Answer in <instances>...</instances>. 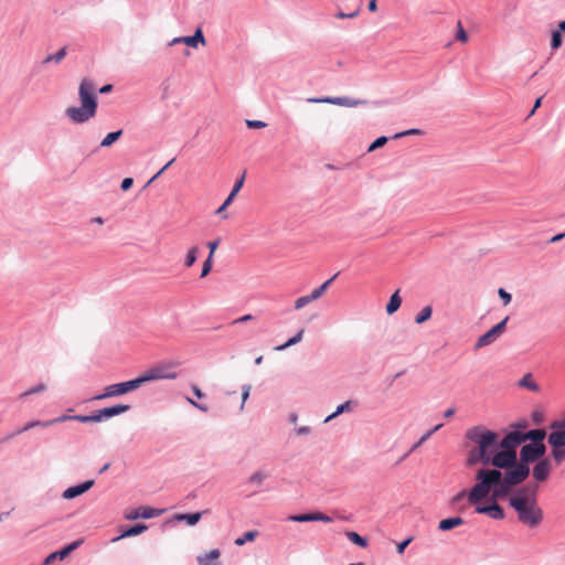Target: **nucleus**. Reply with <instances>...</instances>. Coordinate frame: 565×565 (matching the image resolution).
<instances>
[{"instance_id": "412c9836", "label": "nucleus", "mask_w": 565, "mask_h": 565, "mask_svg": "<svg viewBox=\"0 0 565 565\" xmlns=\"http://www.w3.org/2000/svg\"><path fill=\"white\" fill-rule=\"evenodd\" d=\"M82 541H75L67 546L63 547L62 550L57 552H53L45 558V564H51L56 558L64 559L66 556H68L74 550H76L81 545Z\"/></svg>"}, {"instance_id": "37998d69", "label": "nucleus", "mask_w": 565, "mask_h": 565, "mask_svg": "<svg viewBox=\"0 0 565 565\" xmlns=\"http://www.w3.org/2000/svg\"><path fill=\"white\" fill-rule=\"evenodd\" d=\"M310 302H312V299L310 298V296L309 295H305V296H301V297H299V298H297L295 300L294 307H295L296 310H300L303 307H306L307 305H309Z\"/></svg>"}, {"instance_id": "9d476101", "label": "nucleus", "mask_w": 565, "mask_h": 565, "mask_svg": "<svg viewBox=\"0 0 565 565\" xmlns=\"http://www.w3.org/2000/svg\"><path fill=\"white\" fill-rule=\"evenodd\" d=\"M509 317H505L501 322L492 327L489 331L478 338L475 349L479 350L483 347H487L493 343L505 330L507 322Z\"/></svg>"}, {"instance_id": "5fc2aeb1", "label": "nucleus", "mask_w": 565, "mask_h": 565, "mask_svg": "<svg viewBox=\"0 0 565 565\" xmlns=\"http://www.w3.org/2000/svg\"><path fill=\"white\" fill-rule=\"evenodd\" d=\"M359 13H360V10H356V11H354L352 13L338 12L335 14V17L338 19H352V18H355Z\"/></svg>"}, {"instance_id": "f3484780", "label": "nucleus", "mask_w": 565, "mask_h": 565, "mask_svg": "<svg viewBox=\"0 0 565 565\" xmlns=\"http://www.w3.org/2000/svg\"><path fill=\"white\" fill-rule=\"evenodd\" d=\"M179 43H183L188 46H191V47H198V44L201 43V44H205V39H204V35H203V32L201 29H198L194 34L192 36H180V38H174L170 43L169 45H175V44H179Z\"/></svg>"}, {"instance_id": "0e129e2a", "label": "nucleus", "mask_w": 565, "mask_h": 565, "mask_svg": "<svg viewBox=\"0 0 565 565\" xmlns=\"http://www.w3.org/2000/svg\"><path fill=\"white\" fill-rule=\"evenodd\" d=\"M252 319H253V316H252V315H245V316H243V317H241V318L236 319V320L234 321V323H238V322H246V321H249V320H252Z\"/></svg>"}, {"instance_id": "9b49d317", "label": "nucleus", "mask_w": 565, "mask_h": 565, "mask_svg": "<svg viewBox=\"0 0 565 565\" xmlns=\"http://www.w3.org/2000/svg\"><path fill=\"white\" fill-rule=\"evenodd\" d=\"M130 409L129 405L118 404L111 407H105L90 415L92 423H99L110 417L120 415Z\"/></svg>"}, {"instance_id": "aec40b11", "label": "nucleus", "mask_w": 565, "mask_h": 565, "mask_svg": "<svg viewBox=\"0 0 565 565\" xmlns=\"http://www.w3.org/2000/svg\"><path fill=\"white\" fill-rule=\"evenodd\" d=\"M93 486L94 480H87L81 484L70 487L63 492V498L67 500L74 499L88 491Z\"/></svg>"}, {"instance_id": "bb28decb", "label": "nucleus", "mask_w": 565, "mask_h": 565, "mask_svg": "<svg viewBox=\"0 0 565 565\" xmlns=\"http://www.w3.org/2000/svg\"><path fill=\"white\" fill-rule=\"evenodd\" d=\"M148 529V526L146 524H137V525H134L131 527H129L128 530H126L121 535H119L118 537H115L113 540V542H116L120 539H124V537H130V536H136V535H139L141 533H143L146 530Z\"/></svg>"}, {"instance_id": "052dcab7", "label": "nucleus", "mask_w": 565, "mask_h": 565, "mask_svg": "<svg viewBox=\"0 0 565 565\" xmlns=\"http://www.w3.org/2000/svg\"><path fill=\"white\" fill-rule=\"evenodd\" d=\"M217 245H218V242L217 241H214V242H210L207 244L209 248H210V255L212 258H213V255H214V252L215 249L217 248Z\"/></svg>"}, {"instance_id": "20e7f679", "label": "nucleus", "mask_w": 565, "mask_h": 565, "mask_svg": "<svg viewBox=\"0 0 565 565\" xmlns=\"http://www.w3.org/2000/svg\"><path fill=\"white\" fill-rule=\"evenodd\" d=\"M95 84L87 78H84L78 88V96L81 100L79 107H68L65 110L66 116L75 124H83L88 121L96 115L97 98L95 95Z\"/></svg>"}, {"instance_id": "0eeeda50", "label": "nucleus", "mask_w": 565, "mask_h": 565, "mask_svg": "<svg viewBox=\"0 0 565 565\" xmlns=\"http://www.w3.org/2000/svg\"><path fill=\"white\" fill-rule=\"evenodd\" d=\"M518 461L515 449L497 448L488 461V466L499 469H508Z\"/></svg>"}, {"instance_id": "f257e3e1", "label": "nucleus", "mask_w": 565, "mask_h": 565, "mask_svg": "<svg viewBox=\"0 0 565 565\" xmlns=\"http://www.w3.org/2000/svg\"><path fill=\"white\" fill-rule=\"evenodd\" d=\"M466 437L472 443L466 459L467 466H488L495 449L500 448L499 435L483 426H475L466 431Z\"/></svg>"}, {"instance_id": "1a4fd4ad", "label": "nucleus", "mask_w": 565, "mask_h": 565, "mask_svg": "<svg viewBox=\"0 0 565 565\" xmlns=\"http://www.w3.org/2000/svg\"><path fill=\"white\" fill-rule=\"evenodd\" d=\"M546 447L544 444H526L521 448L520 459L521 462L527 465L536 460L543 459Z\"/></svg>"}, {"instance_id": "473e14b6", "label": "nucleus", "mask_w": 565, "mask_h": 565, "mask_svg": "<svg viewBox=\"0 0 565 565\" xmlns=\"http://www.w3.org/2000/svg\"><path fill=\"white\" fill-rule=\"evenodd\" d=\"M122 135V130H117L114 132H109L106 135V137L102 140L100 147H110L114 142H116Z\"/></svg>"}, {"instance_id": "5701e85b", "label": "nucleus", "mask_w": 565, "mask_h": 565, "mask_svg": "<svg viewBox=\"0 0 565 565\" xmlns=\"http://www.w3.org/2000/svg\"><path fill=\"white\" fill-rule=\"evenodd\" d=\"M244 174L235 182L231 193L228 194V196L226 198V200L224 201V203L217 209L216 213L217 214H221L223 213L226 207L233 202V200L235 199V196L237 195V193L239 192V190L242 189L243 184H244Z\"/></svg>"}, {"instance_id": "c9c22d12", "label": "nucleus", "mask_w": 565, "mask_h": 565, "mask_svg": "<svg viewBox=\"0 0 565 565\" xmlns=\"http://www.w3.org/2000/svg\"><path fill=\"white\" fill-rule=\"evenodd\" d=\"M257 535H258L257 531H247V532L244 533V535L242 537H237L235 540V544L237 546H242L246 542H253L256 539Z\"/></svg>"}, {"instance_id": "4468645a", "label": "nucleus", "mask_w": 565, "mask_h": 565, "mask_svg": "<svg viewBox=\"0 0 565 565\" xmlns=\"http://www.w3.org/2000/svg\"><path fill=\"white\" fill-rule=\"evenodd\" d=\"M550 428L552 431L547 435V444L550 446H565V428L563 427V424L554 422L551 424Z\"/></svg>"}, {"instance_id": "338daca9", "label": "nucleus", "mask_w": 565, "mask_h": 565, "mask_svg": "<svg viewBox=\"0 0 565 565\" xmlns=\"http://www.w3.org/2000/svg\"><path fill=\"white\" fill-rule=\"evenodd\" d=\"M454 414H455V408H448V409L444 413V417H445V418H450Z\"/></svg>"}, {"instance_id": "49530a36", "label": "nucleus", "mask_w": 565, "mask_h": 565, "mask_svg": "<svg viewBox=\"0 0 565 565\" xmlns=\"http://www.w3.org/2000/svg\"><path fill=\"white\" fill-rule=\"evenodd\" d=\"M212 263H213V258L211 256H209L206 258V260L203 263L202 271H201V277L202 278L210 274V271L212 269Z\"/></svg>"}, {"instance_id": "f03ea898", "label": "nucleus", "mask_w": 565, "mask_h": 565, "mask_svg": "<svg viewBox=\"0 0 565 565\" xmlns=\"http://www.w3.org/2000/svg\"><path fill=\"white\" fill-rule=\"evenodd\" d=\"M510 507L516 512L518 521L529 529L537 527L544 520V512L537 503L536 492L521 488L509 499Z\"/></svg>"}, {"instance_id": "39448f33", "label": "nucleus", "mask_w": 565, "mask_h": 565, "mask_svg": "<svg viewBox=\"0 0 565 565\" xmlns=\"http://www.w3.org/2000/svg\"><path fill=\"white\" fill-rule=\"evenodd\" d=\"M530 473L527 465L515 461L513 466L508 468L502 473V486L505 490V495L510 492L511 488L523 482Z\"/></svg>"}, {"instance_id": "cd10ccee", "label": "nucleus", "mask_w": 565, "mask_h": 565, "mask_svg": "<svg viewBox=\"0 0 565 565\" xmlns=\"http://www.w3.org/2000/svg\"><path fill=\"white\" fill-rule=\"evenodd\" d=\"M551 447V457L556 465H562L565 461V446L554 445Z\"/></svg>"}, {"instance_id": "f8f14e48", "label": "nucleus", "mask_w": 565, "mask_h": 565, "mask_svg": "<svg viewBox=\"0 0 565 565\" xmlns=\"http://www.w3.org/2000/svg\"><path fill=\"white\" fill-rule=\"evenodd\" d=\"M309 103H320V104H332L338 106L345 107H355L359 105H365L366 102L362 99H352L349 97H322V98H308Z\"/></svg>"}, {"instance_id": "a211bd4d", "label": "nucleus", "mask_w": 565, "mask_h": 565, "mask_svg": "<svg viewBox=\"0 0 565 565\" xmlns=\"http://www.w3.org/2000/svg\"><path fill=\"white\" fill-rule=\"evenodd\" d=\"M288 520L292 521V522H315V521H320V522H326V523H329V522L332 521V519L330 516H328L327 514H323L321 512L295 514V515H290L288 518Z\"/></svg>"}, {"instance_id": "69168bd1", "label": "nucleus", "mask_w": 565, "mask_h": 565, "mask_svg": "<svg viewBox=\"0 0 565 565\" xmlns=\"http://www.w3.org/2000/svg\"><path fill=\"white\" fill-rule=\"evenodd\" d=\"M113 90V85L107 84L99 89L100 94H107Z\"/></svg>"}, {"instance_id": "e2e57ef3", "label": "nucleus", "mask_w": 565, "mask_h": 565, "mask_svg": "<svg viewBox=\"0 0 565 565\" xmlns=\"http://www.w3.org/2000/svg\"><path fill=\"white\" fill-rule=\"evenodd\" d=\"M367 9L371 12H375L377 10V0H370Z\"/></svg>"}, {"instance_id": "ea45409f", "label": "nucleus", "mask_w": 565, "mask_h": 565, "mask_svg": "<svg viewBox=\"0 0 565 565\" xmlns=\"http://www.w3.org/2000/svg\"><path fill=\"white\" fill-rule=\"evenodd\" d=\"M198 252H199V248L196 246H193L189 249L188 254H186V257H185V267H191L194 265V263L196 262V258H198Z\"/></svg>"}, {"instance_id": "a18cd8bd", "label": "nucleus", "mask_w": 565, "mask_h": 565, "mask_svg": "<svg viewBox=\"0 0 565 565\" xmlns=\"http://www.w3.org/2000/svg\"><path fill=\"white\" fill-rule=\"evenodd\" d=\"M551 45L553 50H557L562 45V35L559 31H553Z\"/></svg>"}, {"instance_id": "c756f323", "label": "nucleus", "mask_w": 565, "mask_h": 565, "mask_svg": "<svg viewBox=\"0 0 565 565\" xmlns=\"http://www.w3.org/2000/svg\"><path fill=\"white\" fill-rule=\"evenodd\" d=\"M402 303V299L399 297V290H396L390 298L388 303L386 305V312L388 315H393L396 312Z\"/></svg>"}, {"instance_id": "4c0bfd02", "label": "nucleus", "mask_w": 565, "mask_h": 565, "mask_svg": "<svg viewBox=\"0 0 565 565\" xmlns=\"http://www.w3.org/2000/svg\"><path fill=\"white\" fill-rule=\"evenodd\" d=\"M266 478H267V473H265L263 471H256L249 476L248 483L254 484V486H262Z\"/></svg>"}, {"instance_id": "72a5a7b5", "label": "nucleus", "mask_w": 565, "mask_h": 565, "mask_svg": "<svg viewBox=\"0 0 565 565\" xmlns=\"http://www.w3.org/2000/svg\"><path fill=\"white\" fill-rule=\"evenodd\" d=\"M347 537L355 545L360 547H366L367 542L364 537H362L360 534L353 531H348L345 533Z\"/></svg>"}, {"instance_id": "58836bf2", "label": "nucleus", "mask_w": 565, "mask_h": 565, "mask_svg": "<svg viewBox=\"0 0 565 565\" xmlns=\"http://www.w3.org/2000/svg\"><path fill=\"white\" fill-rule=\"evenodd\" d=\"M443 427V424L436 425L433 429L425 433L420 439L412 447L411 451L417 449L420 445H423L435 431L439 430Z\"/></svg>"}, {"instance_id": "7c9ffc66", "label": "nucleus", "mask_w": 565, "mask_h": 565, "mask_svg": "<svg viewBox=\"0 0 565 565\" xmlns=\"http://www.w3.org/2000/svg\"><path fill=\"white\" fill-rule=\"evenodd\" d=\"M519 386L527 388L532 392H539L540 386L534 382L531 373L525 374L520 381Z\"/></svg>"}, {"instance_id": "6ab92c4d", "label": "nucleus", "mask_w": 565, "mask_h": 565, "mask_svg": "<svg viewBox=\"0 0 565 565\" xmlns=\"http://www.w3.org/2000/svg\"><path fill=\"white\" fill-rule=\"evenodd\" d=\"M67 418H68L67 415H63L61 417H57L55 419L47 420V422H40V420L29 422L22 428L17 430L14 434L10 435L7 439L13 437L14 435H18V434H21L23 431H26V430H29L31 428H34V427H49V426H51L53 424L65 422V420H67Z\"/></svg>"}, {"instance_id": "de8ad7c7", "label": "nucleus", "mask_w": 565, "mask_h": 565, "mask_svg": "<svg viewBox=\"0 0 565 565\" xmlns=\"http://www.w3.org/2000/svg\"><path fill=\"white\" fill-rule=\"evenodd\" d=\"M386 142H387L386 137H379L371 143V146L369 147V151H374L375 149L383 147Z\"/></svg>"}, {"instance_id": "f704fd0d", "label": "nucleus", "mask_w": 565, "mask_h": 565, "mask_svg": "<svg viewBox=\"0 0 565 565\" xmlns=\"http://www.w3.org/2000/svg\"><path fill=\"white\" fill-rule=\"evenodd\" d=\"M431 313H433V309L430 306H426L424 307L420 312L416 316L415 318V322L417 324H420V323H424L425 321H427L428 319H430L431 317Z\"/></svg>"}, {"instance_id": "603ef678", "label": "nucleus", "mask_w": 565, "mask_h": 565, "mask_svg": "<svg viewBox=\"0 0 565 565\" xmlns=\"http://www.w3.org/2000/svg\"><path fill=\"white\" fill-rule=\"evenodd\" d=\"M250 392V385H244L243 386V393H242V403L239 409L242 411L244 408L245 402L249 396Z\"/></svg>"}, {"instance_id": "6e6d98bb", "label": "nucleus", "mask_w": 565, "mask_h": 565, "mask_svg": "<svg viewBox=\"0 0 565 565\" xmlns=\"http://www.w3.org/2000/svg\"><path fill=\"white\" fill-rule=\"evenodd\" d=\"M134 184L132 178H125L120 184L122 191L129 190Z\"/></svg>"}, {"instance_id": "c03bdc74", "label": "nucleus", "mask_w": 565, "mask_h": 565, "mask_svg": "<svg viewBox=\"0 0 565 565\" xmlns=\"http://www.w3.org/2000/svg\"><path fill=\"white\" fill-rule=\"evenodd\" d=\"M456 40L462 43H466L468 41V34L466 30L462 26V23L458 21L457 23V32H456Z\"/></svg>"}, {"instance_id": "393cba45", "label": "nucleus", "mask_w": 565, "mask_h": 565, "mask_svg": "<svg viewBox=\"0 0 565 565\" xmlns=\"http://www.w3.org/2000/svg\"><path fill=\"white\" fill-rule=\"evenodd\" d=\"M546 433L544 429H532L525 434H522L523 441L532 440V444H543Z\"/></svg>"}, {"instance_id": "4d7b16f0", "label": "nucleus", "mask_w": 565, "mask_h": 565, "mask_svg": "<svg viewBox=\"0 0 565 565\" xmlns=\"http://www.w3.org/2000/svg\"><path fill=\"white\" fill-rule=\"evenodd\" d=\"M413 541V536H409L408 539H406L405 541L401 542L399 544H397V552L399 554H402L406 546Z\"/></svg>"}, {"instance_id": "09e8293b", "label": "nucleus", "mask_w": 565, "mask_h": 565, "mask_svg": "<svg viewBox=\"0 0 565 565\" xmlns=\"http://www.w3.org/2000/svg\"><path fill=\"white\" fill-rule=\"evenodd\" d=\"M46 390V386L45 384H39L32 388H30L29 391L24 392L21 397H25V396H29V395H32V394H36V393H40V392H43Z\"/></svg>"}, {"instance_id": "b1692460", "label": "nucleus", "mask_w": 565, "mask_h": 565, "mask_svg": "<svg viewBox=\"0 0 565 565\" xmlns=\"http://www.w3.org/2000/svg\"><path fill=\"white\" fill-rule=\"evenodd\" d=\"M220 555V550L214 548L206 554L199 555L196 559L199 565H220L217 563Z\"/></svg>"}, {"instance_id": "a878e982", "label": "nucleus", "mask_w": 565, "mask_h": 565, "mask_svg": "<svg viewBox=\"0 0 565 565\" xmlns=\"http://www.w3.org/2000/svg\"><path fill=\"white\" fill-rule=\"evenodd\" d=\"M463 523H465V521L460 516L444 519L439 522L438 529L440 531H449L454 527L462 525Z\"/></svg>"}, {"instance_id": "423d86ee", "label": "nucleus", "mask_w": 565, "mask_h": 565, "mask_svg": "<svg viewBox=\"0 0 565 565\" xmlns=\"http://www.w3.org/2000/svg\"><path fill=\"white\" fill-rule=\"evenodd\" d=\"M177 377V373L174 371V364H159L151 369L145 371L140 376H138V381L140 382V386L147 382L157 381V380H173Z\"/></svg>"}, {"instance_id": "864d4df0", "label": "nucleus", "mask_w": 565, "mask_h": 565, "mask_svg": "<svg viewBox=\"0 0 565 565\" xmlns=\"http://www.w3.org/2000/svg\"><path fill=\"white\" fill-rule=\"evenodd\" d=\"M67 420L68 419H73V420H77V422H81V423H92V419H90V415L86 416V415H75V416H67Z\"/></svg>"}, {"instance_id": "79ce46f5", "label": "nucleus", "mask_w": 565, "mask_h": 565, "mask_svg": "<svg viewBox=\"0 0 565 565\" xmlns=\"http://www.w3.org/2000/svg\"><path fill=\"white\" fill-rule=\"evenodd\" d=\"M350 405H351V402L348 401L341 405L338 406L337 411L334 413H332L331 415H329L327 418H326V423L335 418L338 415L347 412V411H350Z\"/></svg>"}, {"instance_id": "6e6552de", "label": "nucleus", "mask_w": 565, "mask_h": 565, "mask_svg": "<svg viewBox=\"0 0 565 565\" xmlns=\"http://www.w3.org/2000/svg\"><path fill=\"white\" fill-rule=\"evenodd\" d=\"M140 387L138 379L131 381L108 385L104 388V393L95 397V399H103L114 396L127 394Z\"/></svg>"}, {"instance_id": "bf43d9fd", "label": "nucleus", "mask_w": 565, "mask_h": 565, "mask_svg": "<svg viewBox=\"0 0 565 565\" xmlns=\"http://www.w3.org/2000/svg\"><path fill=\"white\" fill-rule=\"evenodd\" d=\"M188 402H189L190 404H192L194 407H196V408H199L200 411H202V412H207V411H209V407H207L206 405L198 404V403H195V402H194L193 399H191V398H188Z\"/></svg>"}, {"instance_id": "8fccbe9b", "label": "nucleus", "mask_w": 565, "mask_h": 565, "mask_svg": "<svg viewBox=\"0 0 565 565\" xmlns=\"http://www.w3.org/2000/svg\"><path fill=\"white\" fill-rule=\"evenodd\" d=\"M246 125L250 129H262L267 126V124L262 120H246Z\"/></svg>"}, {"instance_id": "a19ab883", "label": "nucleus", "mask_w": 565, "mask_h": 565, "mask_svg": "<svg viewBox=\"0 0 565 565\" xmlns=\"http://www.w3.org/2000/svg\"><path fill=\"white\" fill-rule=\"evenodd\" d=\"M66 56V49H60L54 55H50L44 60V63L55 62L60 63Z\"/></svg>"}, {"instance_id": "c85d7f7f", "label": "nucleus", "mask_w": 565, "mask_h": 565, "mask_svg": "<svg viewBox=\"0 0 565 565\" xmlns=\"http://www.w3.org/2000/svg\"><path fill=\"white\" fill-rule=\"evenodd\" d=\"M203 513L204 512L177 514L174 519L185 521L189 525H195L201 520Z\"/></svg>"}, {"instance_id": "13d9d810", "label": "nucleus", "mask_w": 565, "mask_h": 565, "mask_svg": "<svg viewBox=\"0 0 565 565\" xmlns=\"http://www.w3.org/2000/svg\"><path fill=\"white\" fill-rule=\"evenodd\" d=\"M174 158L171 159L160 171H158L153 177L152 179L150 180L153 181L154 179H157L159 175H161L173 162H174Z\"/></svg>"}, {"instance_id": "2eb2a0df", "label": "nucleus", "mask_w": 565, "mask_h": 565, "mask_svg": "<svg viewBox=\"0 0 565 565\" xmlns=\"http://www.w3.org/2000/svg\"><path fill=\"white\" fill-rule=\"evenodd\" d=\"M492 503L490 505H476V512L479 514H486L493 520H502L504 518L503 509L497 503V501L491 500Z\"/></svg>"}, {"instance_id": "e433bc0d", "label": "nucleus", "mask_w": 565, "mask_h": 565, "mask_svg": "<svg viewBox=\"0 0 565 565\" xmlns=\"http://www.w3.org/2000/svg\"><path fill=\"white\" fill-rule=\"evenodd\" d=\"M303 332H305L303 329H301L295 337L290 338L286 343L281 344V345H278L276 348V350L282 351V350H285V349H287V348H289V347L300 342L302 337H303Z\"/></svg>"}, {"instance_id": "4be33fe9", "label": "nucleus", "mask_w": 565, "mask_h": 565, "mask_svg": "<svg viewBox=\"0 0 565 565\" xmlns=\"http://www.w3.org/2000/svg\"><path fill=\"white\" fill-rule=\"evenodd\" d=\"M523 443L522 433L512 431L508 434L502 440L499 439L500 448L514 449L518 445Z\"/></svg>"}, {"instance_id": "dca6fc26", "label": "nucleus", "mask_w": 565, "mask_h": 565, "mask_svg": "<svg viewBox=\"0 0 565 565\" xmlns=\"http://www.w3.org/2000/svg\"><path fill=\"white\" fill-rule=\"evenodd\" d=\"M163 513V510H158L149 507H141L135 510H131L130 512L126 513L127 520H136L138 518L142 519H151L159 516Z\"/></svg>"}, {"instance_id": "774afa93", "label": "nucleus", "mask_w": 565, "mask_h": 565, "mask_svg": "<svg viewBox=\"0 0 565 565\" xmlns=\"http://www.w3.org/2000/svg\"><path fill=\"white\" fill-rule=\"evenodd\" d=\"M467 497L468 498V492L466 491H461L459 492L456 497H455V501H459L461 500L462 498Z\"/></svg>"}, {"instance_id": "ddd939ff", "label": "nucleus", "mask_w": 565, "mask_h": 565, "mask_svg": "<svg viewBox=\"0 0 565 565\" xmlns=\"http://www.w3.org/2000/svg\"><path fill=\"white\" fill-rule=\"evenodd\" d=\"M553 470L552 462L548 458H543L536 462L532 469V477L536 482H545Z\"/></svg>"}, {"instance_id": "3c124183", "label": "nucleus", "mask_w": 565, "mask_h": 565, "mask_svg": "<svg viewBox=\"0 0 565 565\" xmlns=\"http://www.w3.org/2000/svg\"><path fill=\"white\" fill-rule=\"evenodd\" d=\"M499 297L503 300L504 306L509 305L511 302V295L505 291L503 288H500L498 290Z\"/></svg>"}, {"instance_id": "2f4dec72", "label": "nucleus", "mask_w": 565, "mask_h": 565, "mask_svg": "<svg viewBox=\"0 0 565 565\" xmlns=\"http://www.w3.org/2000/svg\"><path fill=\"white\" fill-rule=\"evenodd\" d=\"M334 277L335 276H333L330 279L326 280L321 286H319L318 288L313 289L309 294V296L312 299V301H316V300H318L319 298H321L323 296V294L328 290L329 286L333 281Z\"/></svg>"}, {"instance_id": "7ed1b4c3", "label": "nucleus", "mask_w": 565, "mask_h": 565, "mask_svg": "<svg viewBox=\"0 0 565 565\" xmlns=\"http://www.w3.org/2000/svg\"><path fill=\"white\" fill-rule=\"evenodd\" d=\"M476 484L468 492V502L470 504H478L488 495L494 501L505 497V490L502 486V472L500 470L481 468L476 473Z\"/></svg>"}, {"instance_id": "680f3d73", "label": "nucleus", "mask_w": 565, "mask_h": 565, "mask_svg": "<svg viewBox=\"0 0 565 565\" xmlns=\"http://www.w3.org/2000/svg\"><path fill=\"white\" fill-rule=\"evenodd\" d=\"M192 391L198 398L204 397V393L201 391V388L198 385H192Z\"/></svg>"}]
</instances>
